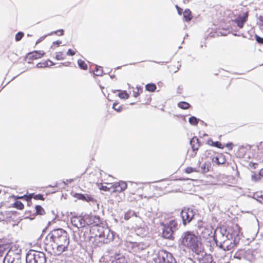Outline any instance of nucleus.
<instances>
[{"label": "nucleus", "mask_w": 263, "mask_h": 263, "mask_svg": "<svg viewBox=\"0 0 263 263\" xmlns=\"http://www.w3.org/2000/svg\"><path fill=\"white\" fill-rule=\"evenodd\" d=\"M70 237L67 232L59 228L51 231L44 240L45 250L54 256H60L68 250Z\"/></svg>", "instance_id": "obj_1"}, {"label": "nucleus", "mask_w": 263, "mask_h": 263, "mask_svg": "<svg viewBox=\"0 0 263 263\" xmlns=\"http://www.w3.org/2000/svg\"><path fill=\"white\" fill-rule=\"evenodd\" d=\"M181 245L197 255H199L204 250L200 238L192 231L184 232L180 240Z\"/></svg>", "instance_id": "obj_2"}, {"label": "nucleus", "mask_w": 263, "mask_h": 263, "mask_svg": "<svg viewBox=\"0 0 263 263\" xmlns=\"http://www.w3.org/2000/svg\"><path fill=\"white\" fill-rule=\"evenodd\" d=\"M96 230L97 232L94 233L95 236L102 239L101 241L104 243H107L113 239L114 235L107 228L100 226Z\"/></svg>", "instance_id": "obj_3"}, {"label": "nucleus", "mask_w": 263, "mask_h": 263, "mask_svg": "<svg viewBox=\"0 0 263 263\" xmlns=\"http://www.w3.org/2000/svg\"><path fill=\"white\" fill-rule=\"evenodd\" d=\"M181 216L182 219V222L184 226L190 223L193 219L195 212L190 208H184L181 212Z\"/></svg>", "instance_id": "obj_4"}, {"label": "nucleus", "mask_w": 263, "mask_h": 263, "mask_svg": "<svg viewBox=\"0 0 263 263\" xmlns=\"http://www.w3.org/2000/svg\"><path fill=\"white\" fill-rule=\"evenodd\" d=\"M85 222L86 225L95 227L94 231L97 229V227L100 226L102 224V221L99 216H96L92 214L85 215Z\"/></svg>", "instance_id": "obj_5"}, {"label": "nucleus", "mask_w": 263, "mask_h": 263, "mask_svg": "<svg viewBox=\"0 0 263 263\" xmlns=\"http://www.w3.org/2000/svg\"><path fill=\"white\" fill-rule=\"evenodd\" d=\"M169 255L167 251L162 250L158 251L154 258L155 263H172L169 260Z\"/></svg>", "instance_id": "obj_6"}, {"label": "nucleus", "mask_w": 263, "mask_h": 263, "mask_svg": "<svg viewBox=\"0 0 263 263\" xmlns=\"http://www.w3.org/2000/svg\"><path fill=\"white\" fill-rule=\"evenodd\" d=\"M71 222L72 224L77 228H82L86 226L85 215H76L71 217Z\"/></svg>", "instance_id": "obj_7"}, {"label": "nucleus", "mask_w": 263, "mask_h": 263, "mask_svg": "<svg viewBox=\"0 0 263 263\" xmlns=\"http://www.w3.org/2000/svg\"><path fill=\"white\" fill-rule=\"evenodd\" d=\"M241 228L238 224L230 222L229 223L226 229V231L228 234L230 235L231 237L238 236L240 232Z\"/></svg>", "instance_id": "obj_8"}, {"label": "nucleus", "mask_w": 263, "mask_h": 263, "mask_svg": "<svg viewBox=\"0 0 263 263\" xmlns=\"http://www.w3.org/2000/svg\"><path fill=\"white\" fill-rule=\"evenodd\" d=\"M249 12L247 11L238 15L235 19L232 20V22L236 24L239 29H241L243 27L244 24L247 22Z\"/></svg>", "instance_id": "obj_9"}, {"label": "nucleus", "mask_w": 263, "mask_h": 263, "mask_svg": "<svg viewBox=\"0 0 263 263\" xmlns=\"http://www.w3.org/2000/svg\"><path fill=\"white\" fill-rule=\"evenodd\" d=\"M127 187V183L125 181H120L114 183L110 186L112 192L121 193L124 191Z\"/></svg>", "instance_id": "obj_10"}, {"label": "nucleus", "mask_w": 263, "mask_h": 263, "mask_svg": "<svg viewBox=\"0 0 263 263\" xmlns=\"http://www.w3.org/2000/svg\"><path fill=\"white\" fill-rule=\"evenodd\" d=\"M237 245L235 240L227 239L219 245V247L224 251H230L234 249Z\"/></svg>", "instance_id": "obj_11"}, {"label": "nucleus", "mask_w": 263, "mask_h": 263, "mask_svg": "<svg viewBox=\"0 0 263 263\" xmlns=\"http://www.w3.org/2000/svg\"><path fill=\"white\" fill-rule=\"evenodd\" d=\"M75 197L79 200L87 202H97L93 196L89 194H76Z\"/></svg>", "instance_id": "obj_12"}, {"label": "nucleus", "mask_w": 263, "mask_h": 263, "mask_svg": "<svg viewBox=\"0 0 263 263\" xmlns=\"http://www.w3.org/2000/svg\"><path fill=\"white\" fill-rule=\"evenodd\" d=\"M161 225L163 226L162 231L163 237L166 239L172 238L174 230H172L170 227H168L166 224H164L163 223H161Z\"/></svg>", "instance_id": "obj_13"}, {"label": "nucleus", "mask_w": 263, "mask_h": 263, "mask_svg": "<svg viewBox=\"0 0 263 263\" xmlns=\"http://www.w3.org/2000/svg\"><path fill=\"white\" fill-rule=\"evenodd\" d=\"M45 52L42 50L33 51L29 52L27 54V57L30 60H34L40 59L45 55Z\"/></svg>", "instance_id": "obj_14"}, {"label": "nucleus", "mask_w": 263, "mask_h": 263, "mask_svg": "<svg viewBox=\"0 0 263 263\" xmlns=\"http://www.w3.org/2000/svg\"><path fill=\"white\" fill-rule=\"evenodd\" d=\"M36 263H46V258L45 253L43 252L34 251Z\"/></svg>", "instance_id": "obj_15"}, {"label": "nucleus", "mask_w": 263, "mask_h": 263, "mask_svg": "<svg viewBox=\"0 0 263 263\" xmlns=\"http://www.w3.org/2000/svg\"><path fill=\"white\" fill-rule=\"evenodd\" d=\"M212 161L213 163L219 165L224 164L226 160L224 156L222 154H219L216 157H213Z\"/></svg>", "instance_id": "obj_16"}, {"label": "nucleus", "mask_w": 263, "mask_h": 263, "mask_svg": "<svg viewBox=\"0 0 263 263\" xmlns=\"http://www.w3.org/2000/svg\"><path fill=\"white\" fill-rule=\"evenodd\" d=\"M190 144L194 151H198L200 146L199 139L197 137H193L190 140Z\"/></svg>", "instance_id": "obj_17"}, {"label": "nucleus", "mask_w": 263, "mask_h": 263, "mask_svg": "<svg viewBox=\"0 0 263 263\" xmlns=\"http://www.w3.org/2000/svg\"><path fill=\"white\" fill-rule=\"evenodd\" d=\"M112 263H128V261L124 255L116 254Z\"/></svg>", "instance_id": "obj_18"}, {"label": "nucleus", "mask_w": 263, "mask_h": 263, "mask_svg": "<svg viewBox=\"0 0 263 263\" xmlns=\"http://www.w3.org/2000/svg\"><path fill=\"white\" fill-rule=\"evenodd\" d=\"M26 263H36L34 251L31 250L27 253L26 257Z\"/></svg>", "instance_id": "obj_19"}, {"label": "nucleus", "mask_w": 263, "mask_h": 263, "mask_svg": "<svg viewBox=\"0 0 263 263\" xmlns=\"http://www.w3.org/2000/svg\"><path fill=\"white\" fill-rule=\"evenodd\" d=\"M200 263H215L211 254H205L200 260Z\"/></svg>", "instance_id": "obj_20"}, {"label": "nucleus", "mask_w": 263, "mask_h": 263, "mask_svg": "<svg viewBox=\"0 0 263 263\" xmlns=\"http://www.w3.org/2000/svg\"><path fill=\"white\" fill-rule=\"evenodd\" d=\"M183 18L186 22H190L193 18L191 11L186 9L183 12Z\"/></svg>", "instance_id": "obj_21"}, {"label": "nucleus", "mask_w": 263, "mask_h": 263, "mask_svg": "<svg viewBox=\"0 0 263 263\" xmlns=\"http://www.w3.org/2000/svg\"><path fill=\"white\" fill-rule=\"evenodd\" d=\"M211 168V163L210 162L207 161L203 163L201 166V172L205 173L210 171Z\"/></svg>", "instance_id": "obj_22"}, {"label": "nucleus", "mask_w": 263, "mask_h": 263, "mask_svg": "<svg viewBox=\"0 0 263 263\" xmlns=\"http://www.w3.org/2000/svg\"><path fill=\"white\" fill-rule=\"evenodd\" d=\"M143 92V88L140 86H137L133 90V95L134 97L137 98L140 96Z\"/></svg>", "instance_id": "obj_23"}, {"label": "nucleus", "mask_w": 263, "mask_h": 263, "mask_svg": "<svg viewBox=\"0 0 263 263\" xmlns=\"http://www.w3.org/2000/svg\"><path fill=\"white\" fill-rule=\"evenodd\" d=\"M207 143L209 145L212 146L216 147L221 149L223 148L222 144L218 141L213 142L212 140L209 139L208 140Z\"/></svg>", "instance_id": "obj_24"}, {"label": "nucleus", "mask_w": 263, "mask_h": 263, "mask_svg": "<svg viewBox=\"0 0 263 263\" xmlns=\"http://www.w3.org/2000/svg\"><path fill=\"white\" fill-rule=\"evenodd\" d=\"M133 216H135L136 217H138L137 214L135 212L132 210H128L127 211L124 215V219L125 220H128L129 218H130Z\"/></svg>", "instance_id": "obj_25"}, {"label": "nucleus", "mask_w": 263, "mask_h": 263, "mask_svg": "<svg viewBox=\"0 0 263 263\" xmlns=\"http://www.w3.org/2000/svg\"><path fill=\"white\" fill-rule=\"evenodd\" d=\"M130 193L132 194H136L139 188L138 187V184L135 183H132L129 187Z\"/></svg>", "instance_id": "obj_26"}, {"label": "nucleus", "mask_w": 263, "mask_h": 263, "mask_svg": "<svg viewBox=\"0 0 263 263\" xmlns=\"http://www.w3.org/2000/svg\"><path fill=\"white\" fill-rule=\"evenodd\" d=\"M78 64L80 68L84 70H86L88 68V66L86 63L82 59H79L77 61Z\"/></svg>", "instance_id": "obj_27"}, {"label": "nucleus", "mask_w": 263, "mask_h": 263, "mask_svg": "<svg viewBox=\"0 0 263 263\" xmlns=\"http://www.w3.org/2000/svg\"><path fill=\"white\" fill-rule=\"evenodd\" d=\"M157 88L156 85L154 83H148L146 85L145 89L149 92H154Z\"/></svg>", "instance_id": "obj_28"}, {"label": "nucleus", "mask_w": 263, "mask_h": 263, "mask_svg": "<svg viewBox=\"0 0 263 263\" xmlns=\"http://www.w3.org/2000/svg\"><path fill=\"white\" fill-rule=\"evenodd\" d=\"M178 106L183 109H187L190 108V104L186 102H180L177 104Z\"/></svg>", "instance_id": "obj_29"}, {"label": "nucleus", "mask_w": 263, "mask_h": 263, "mask_svg": "<svg viewBox=\"0 0 263 263\" xmlns=\"http://www.w3.org/2000/svg\"><path fill=\"white\" fill-rule=\"evenodd\" d=\"M35 214L37 215H43L45 214L44 209L39 205H37L35 207Z\"/></svg>", "instance_id": "obj_30"}, {"label": "nucleus", "mask_w": 263, "mask_h": 263, "mask_svg": "<svg viewBox=\"0 0 263 263\" xmlns=\"http://www.w3.org/2000/svg\"><path fill=\"white\" fill-rule=\"evenodd\" d=\"M112 108L119 112L122 111L123 107L122 105H119L118 102H114L112 105Z\"/></svg>", "instance_id": "obj_31"}, {"label": "nucleus", "mask_w": 263, "mask_h": 263, "mask_svg": "<svg viewBox=\"0 0 263 263\" xmlns=\"http://www.w3.org/2000/svg\"><path fill=\"white\" fill-rule=\"evenodd\" d=\"M12 206L18 210H23L24 208V205L21 201H16L13 204Z\"/></svg>", "instance_id": "obj_32"}, {"label": "nucleus", "mask_w": 263, "mask_h": 263, "mask_svg": "<svg viewBox=\"0 0 263 263\" xmlns=\"http://www.w3.org/2000/svg\"><path fill=\"white\" fill-rule=\"evenodd\" d=\"M103 72V69L101 67L96 66L93 71L94 74L97 76H101Z\"/></svg>", "instance_id": "obj_33"}, {"label": "nucleus", "mask_w": 263, "mask_h": 263, "mask_svg": "<svg viewBox=\"0 0 263 263\" xmlns=\"http://www.w3.org/2000/svg\"><path fill=\"white\" fill-rule=\"evenodd\" d=\"M199 171H198L196 168L195 167H192L191 166L187 167L184 170V172L186 174H191L194 172H198Z\"/></svg>", "instance_id": "obj_34"}, {"label": "nucleus", "mask_w": 263, "mask_h": 263, "mask_svg": "<svg viewBox=\"0 0 263 263\" xmlns=\"http://www.w3.org/2000/svg\"><path fill=\"white\" fill-rule=\"evenodd\" d=\"M257 24L259 29L263 32V15L259 16Z\"/></svg>", "instance_id": "obj_35"}, {"label": "nucleus", "mask_w": 263, "mask_h": 263, "mask_svg": "<svg viewBox=\"0 0 263 263\" xmlns=\"http://www.w3.org/2000/svg\"><path fill=\"white\" fill-rule=\"evenodd\" d=\"M168 227H170L172 230L176 229L178 226V223L176 220H172L169 222Z\"/></svg>", "instance_id": "obj_36"}, {"label": "nucleus", "mask_w": 263, "mask_h": 263, "mask_svg": "<svg viewBox=\"0 0 263 263\" xmlns=\"http://www.w3.org/2000/svg\"><path fill=\"white\" fill-rule=\"evenodd\" d=\"M33 194H30L28 195H25L23 196L17 197V199H24L27 201H30L31 199L33 198Z\"/></svg>", "instance_id": "obj_37"}, {"label": "nucleus", "mask_w": 263, "mask_h": 263, "mask_svg": "<svg viewBox=\"0 0 263 263\" xmlns=\"http://www.w3.org/2000/svg\"><path fill=\"white\" fill-rule=\"evenodd\" d=\"M189 122L191 125H197L198 123V119L192 116L189 118Z\"/></svg>", "instance_id": "obj_38"}, {"label": "nucleus", "mask_w": 263, "mask_h": 263, "mask_svg": "<svg viewBox=\"0 0 263 263\" xmlns=\"http://www.w3.org/2000/svg\"><path fill=\"white\" fill-rule=\"evenodd\" d=\"M118 96L121 99H127L129 97V95L127 93L126 91H122L120 92V93H119Z\"/></svg>", "instance_id": "obj_39"}, {"label": "nucleus", "mask_w": 263, "mask_h": 263, "mask_svg": "<svg viewBox=\"0 0 263 263\" xmlns=\"http://www.w3.org/2000/svg\"><path fill=\"white\" fill-rule=\"evenodd\" d=\"M65 58L63 53L61 51L57 52L55 53V59L57 60H62Z\"/></svg>", "instance_id": "obj_40"}, {"label": "nucleus", "mask_w": 263, "mask_h": 263, "mask_svg": "<svg viewBox=\"0 0 263 263\" xmlns=\"http://www.w3.org/2000/svg\"><path fill=\"white\" fill-rule=\"evenodd\" d=\"M24 34L22 32H18L15 36V40L16 41H20L24 36Z\"/></svg>", "instance_id": "obj_41"}, {"label": "nucleus", "mask_w": 263, "mask_h": 263, "mask_svg": "<svg viewBox=\"0 0 263 263\" xmlns=\"http://www.w3.org/2000/svg\"><path fill=\"white\" fill-rule=\"evenodd\" d=\"M251 179L254 182H257L260 179V177L258 174L256 173H253L251 175Z\"/></svg>", "instance_id": "obj_42"}, {"label": "nucleus", "mask_w": 263, "mask_h": 263, "mask_svg": "<svg viewBox=\"0 0 263 263\" xmlns=\"http://www.w3.org/2000/svg\"><path fill=\"white\" fill-rule=\"evenodd\" d=\"M33 198H34L35 200H40L44 201L45 200V198L43 197V195L42 194H37L35 195H33Z\"/></svg>", "instance_id": "obj_43"}, {"label": "nucleus", "mask_w": 263, "mask_h": 263, "mask_svg": "<svg viewBox=\"0 0 263 263\" xmlns=\"http://www.w3.org/2000/svg\"><path fill=\"white\" fill-rule=\"evenodd\" d=\"M5 252V248L4 245H0V258L2 257Z\"/></svg>", "instance_id": "obj_44"}, {"label": "nucleus", "mask_w": 263, "mask_h": 263, "mask_svg": "<svg viewBox=\"0 0 263 263\" xmlns=\"http://www.w3.org/2000/svg\"><path fill=\"white\" fill-rule=\"evenodd\" d=\"M76 50L69 49L68 50V51L67 52V54L68 55L73 56L76 54Z\"/></svg>", "instance_id": "obj_45"}, {"label": "nucleus", "mask_w": 263, "mask_h": 263, "mask_svg": "<svg viewBox=\"0 0 263 263\" xmlns=\"http://www.w3.org/2000/svg\"><path fill=\"white\" fill-rule=\"evenodd\" d=\"M100 189L104 191H109L110 190H111V188H110V187H108L105 185H102Z\"/></svg>", "instance_id": "obj_46"}, {"label": "nucleus", "mask_w": 263, "mask_h": 263, "mask_svg": "<svg viewBox=\"0 0 263 263\" xmlns=\"http://www.w3.org/2000/svg\"><path fill=\"white\" fill-rule=\"evenodd\" d=\"M256 41L260 44H263V38L259 37L258 35L255 36Z\"/></svg>", "instance_id": "obj_47"}, {"label": "nucleus", "mask_w": 263, "mask_h": 263, "mask_svg": "<svg viewBox=\"0 0 263 263\" xmlns=\"http://www.w3.org/2000/svg\"><path fill=\"white\" fill-rule=\"evenodd\" d=\"M130 244L132 245V247L133 248H138L140 246V244L136 242H130Z\"/></svg>", "instance_id": "obj_48"}, {"label": "nucleus", "mask_w": 263, "mask_h": 263, "mask_svg": "<svg viewBox=\"0 0 263 263\" xmlns=\"http://www.w3.org/2000/svg\"><path fill=\"white\" fill-rule=\"evenodd\" d=\"M55 33L58 35H62L64 34V30L63 29L58 30L55 32Z\"/></svg>", "instance_id": "obj_49"}, {"label": "nucleus", "mask_w": 263, "mask_h": 263, "mask_svg": "<svg viewBox=\"0 0 263 263\" xmlns=\"http://www.w3.org/2000/svg\"><path fill=\"white\" fill-rule=\"evenodd\" d=\"M176 8L179 14L181 15L182 12V9L180 8L178 5H176Z\"/></svg>", "instance_id": "obj_50"}, {"label": "nucleus", "mask_w": 263, "mask_h": 263, "mask_svg": "<svg viewBox=\"0 0 263 263\" xmlns=\"http://www.w3.org/2000/svg\"><path fill=\"white\" fill-rule=\"evenodd\" d=\"M198 227L199 228L203 227V222L202 220H199L198 221Z\"/></svg>", "instance_id": "obj_51"}, {"label": "nucleus", "mask_w": 263, "mask_h": 263, "mask_svg": "<svg viewBox=\"0 0 263 263\" xmlns=\"http://www.w3.org/2000/svg\"><path fill=\"white\" fill-rule=\"evenodd\" d=\"M74 181L73 179H67L66 180L67 183H71Z\"/></svg>", "instance_id": "obj_52"}, {"label": "nucleus", "mask_w": 263, "mask_h": 263, "mask_svg": "<svg viewBox=\"0 0 263 263\" xmlns=\"http://www.w3.org/2000/svg\"><path fill=\"white\" fill-rule=\"evenodd\" d=\"M3 263H13L12 261L10 262L9 260H6V258L5 257Z\"/></svg>", "instance_id": "obj_53"}, {"label": "nucleus", "mask_w": 263, "mask_h": 263, "mask_svg": "<svg viewBox=\"0 0 263 263\" xmlns=\"http://www.w3.org/2000/svg\"><path fill=\"white\" fill-rule=\"evenodd\" d=\"M61 43V41H55V42H53V44H57L58 45H59Z\"/></svg>", "instance_id": "obj_54"}, {"label": "nucleus", "mask_w": 263, "mask_h": 263, "mask_svg": "<svg viewBox=\"0 0 263 263\" xmlns=\"http://www.w3.org/2000/svg\"><path fill=\"white\" fill-rule=\"evenodd\" d=\"M259 175L263 177V168L260 170Z\"/></svg>", "instance_id": "obj_55"}, {"label": "nucleus", "mask_w": 263, "mask_h": 263, "mask_svg": "<svg viewBox=\"0 0 263 263\" xmlns=\"http://www.w3.org/2000/svg\"><path fill=\"white\" fill-rule=\"evenodd\" d=\"M232 143H230V144H227V147H229V146H231V149H232Z\"/></svg>", "instance_id": "obj_56"}, {"label": "nucleus", "mask_w": 263, "mask_h": 263, "mask_svg": "<svg viewBox=\"0 0 263 263\" xmlns=\"http://www.w3.org/2000/svg\"><path fill=\"white\" fill-rule=\"evenodd\" d=\"M39 43V41H37V42H36V44H37Z\"/></svg>", "instance_id": "obj_57"}]
</instances>
